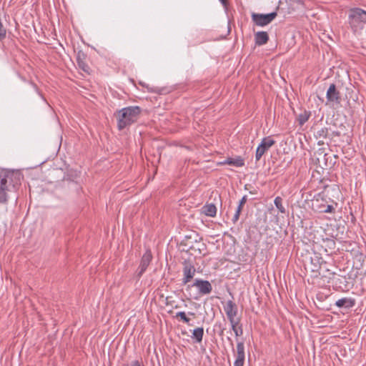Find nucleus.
<instances>
[{
    "mask_svg": "<svg viewBox=\"0 0 366 366\" xmlns=\"http://www.w3.org/2000/svg\"><path fill=\"white\" fill-rule=\"evenodd\" d=\"M227 340H228L229 342H231V345H233V343H232V342L231 338H230V337H227Z\"/></svg>",
    "mask_w": 366,
    "mask_h": 366,
    "instance_id": "nucleus-36",
    "label": "nucleus"
},
{
    "mask_svg": "<svg viewBox=\"0 0 366 366\" xmlns=\"http://www.w3.org/2000/svg\"><path fill=\"white\" fill-rule=\"evenodd\" d=\"M234 214H238V216H239V214H240V212H239V211L236 210V212H235V213H234Z\"/></svg>",
    "mask_w": 366,
    "mask_h": 366,
    "instance_id": "nucleus-34",
    "label": "nucleus"
},
{
    "mask_svg": "<svg viewBox=\"0 0 366 366\" xmlns=\"http://www.w3.org/2000/svg\"><path fill=\"white\" fill-rule=\"evenodd\" d=\"M79 66L83 69V70L86 71V69H85V66L84 64H81L79 63Z\"/></svg>",
    "mask_w": 366,
    "mask_h": 366,
    "instance_id": "nucleus-32",
    "label": "nucleus"
},
{
    "mask_svg": "<svg viewBox=\"0 0 366 366\" xmlns=\"http://www.w3.org/2000/svg\"><path fill=\"white\" fill-rule=\"evenodd\" d=\"M176 317H179L181 320H182L184 323L188 325H191L190 319L187 317V315L184 312L181 311L176 313Z\"/></svg>",
    "mask_w": 366,
    "mask_h": 366,
    "instance_id": "nucleus-22",
    "label": "nucleus"
},
{
    "mask_svg": "<svg viewBox=\"0 0 366 366\" xmlns=\"http://www.w3.org/2000/svg\"><path fill=\"white\" fill-rule=\"evenodd\" d=\"M214 327L219 329V335L220 336L222 335L225 329L224 327H222V324L220 322H216Z\"/></svg>",
    "mask_w": 366,
    "mask_h": 366,
    "instance_id": "nucleus-25",
    "label": "nucleus"
},
{
    "mask_svg": "<svg viewBox=\"0 0 366 366\" xmlns=\"http://www.w3.org/2000/svg\"><path fill=\"white\" fill-rule=\"evenodd\" d=\"M234 335L237 337L239 336H242L243 335V328L242 325L239 327L237 329H236L234 331H233Z\"/></svg>",
    "mask_w": 366,
    "mask_h": 366,
    "instance_id": "nucleus-24",
    "label": "nucleus"
},
{
    "mask_svg": "<svg viewBox=\"0 0 366 366\" xmlns=\"http://www.w3.org/2000/svg\"><path fill=\"white\" fill-rule=\"evenodd\" d=\"M183 278L182 282L183 285H187L194 277L196 273V269L194 264L190 261H184L183 262Z\"/></svg>",
    "mask_w": 366,
    "mask_h": 366,
    "instance_id": "nucleus-5",
    "label": "nucleus"
},
{
    "mask_svg": "<svg viewBox=\"0 0 366 366\" xmlns=\"http://www.w3.org/2000/svg\"><path fill=\"white\" fill-rule=\"evenodd\" d=\"M188 314H189V315H192V316H194V312H188Z\"/></svg>",
    "mask_w": 366,
    "mask_h": 366,
    "instance_id": "nucleus-35",
    "label": "nucleus"
},
{
    "mask_svg": "<svg viewBox=\"0 0 366 366\" xmlns=\"http://www.w3.org/2000/svg\"><path fill=\"white\" fill-rule=\"evenodd\" d=\"M204 335V328L202 327H197L193 330L191 338L197 343H200L202 341Z\"/></svg>",
    "mask_w": 366,
    "mask_h": 366,
    "instance_id": "nucleus-16",
    "label": "nucleus"
},
{
    "mask_svg": "<svg viewBox=\"0 0 366 366\" xmlns=\"http://www.w3.org/2000/svg\"><path fill=\"white\" fill-rule=\"evenodd\" d=\"M244 360L236 359L234 362V366H244Z\"/></svg>",
    "mask_w": 366,
    "mask_h": 366,
    "instance_id": "nucleus-26",
    "label": "nucleus"
},
{
    "mask_svg": "<svg viewBox=\"0 0 366 366\" xmlns=\"http://www.w3.org/2000/svg\"><path fill=\"white\" fill-rule=\"evenodd\" d=\"M231 326V330L232 331H234L236 329H237L239 327H240L242 325L240 324V318L237 319H230L228 320Z\"/></svg>",
    "mask_w": 366,
    "mask_h": 366,
    "instance_id": "nucleus-21",
    "label": "nucleus"
},
{
    "mask_svg": "<svg viewBox=\"0 0 366 366\" xmlns=\"http://www.w3.org/2000/svg\"><path fill=\"white\" fill-rule=\"evenodd\" d=\"M326 98L327 102L340 103V92L337 91L335 84H331L327 91Z\"/></svg>",
    "mask_w": 366,
    "mask_h": 366,
    "instance_id": "nucleus-10",
    "label": "nucleus"
},
{
    "mask_svg": "<svg viewBox=\"0 0 366 366\" xmlns=\"http://www.w3.org/2000/svg\"><path fill=\"white\" fill-rule=\"evenodd\" d=\"M275 143V141L270 137H267L262 139L260 144L258 145L256 153L255 159L259 161L263 154L269 150V149Z\"/></svg>",
    "mask_w": 366,
    "mask_h": 366,
    "instance_id": "nucleus-4",
    "label": "nucleus"
},
{
    "mask_svg": "<svg viewBox=\"0 0 366 366\" xmlns=\"http://www.w3.org/2000/svg\"><path fill=\"white\" fill-rule=\"evenodd\" d=\"M274 204L280 213L285 214L286 212L285 208L282 204V199L280 197L274 198Z\"/></svg>",
    "mask_w": 366,
    "mask_h": 366,
    "instance_id": "nucleus-20",
    "label": "nucleus"
},
{
    "mask_svg": "<svg viewBox=\"0 0 366 366\" xmlns=\"http://www.w3.org/2000/svg\"><path fill=\"white\" fill-rule=\"evenodd\" d=\"M126 366H144L142 360H135L132 361L129 364Z\"/></svg>",
    "mask_w": 366,
    "mask_h": 366,
    "instance_id": "nucleus-23",
    "label": "nucleus"
},
{
    "mask_svg": "<svg viewBox=\"0 0 366 366\" xmlns=\"http://www.w3.org/2000/svg\"><path fill=\"white\" fill-rule=\"evenodd\" d=\"M312 209L317 212L324 213H332L335 212V208L330 204L323 205L322 207H320V205L318 204V198H315L313 200Z\"/></svg>",
    "mask_w": 366,
    "mask_h": 366,
    "instance_id": "nucleus-11",
    "label": "nucleus"
},
{
    "mask_svg": "<svg viewBox=\"0 0 366 366\" xmlns=\"http://www.w3.org/2000/svg\"><path fill=\"white\" fill-rule=\"evenodd\" d=\"M152 259V253L149 250H147L143 254L140 264L137 270V276L140 277L147 269Z\"/></svg>",
    "mask_w": 366,
    "mask_h": 366,
    "instance_id": "nucleus-7",
    "label": "nucleus"
},
{
    "mask_svg": "<svg viewBox=\"0 0 366 366\" xmlns=\"http://www.w3.org/2000/svg\"><path fill=\"white\" fill-rule=\"evenodd\" d=\"M236 359L237 360H245V352H244V345L242 341L237 342V356Z\"/></svg>",
    "mask_w": 366,
    "mask_h": 366,
    "instance_id": "nucleus-18",
    "label": "nucleus"
},
{
    "mask_svg": "<svg viewBox=\"0 0 366 366\" xmlns=\"http://www.w3.org/2000/svg\"><path fill=\"white\" fill-rule=\"evenodd\" d=\"M254 40L257 45H264L269 40L268 34L266 31H257L254 35Z\"/></svg>",
    "mask_w": 366,
    "mask_h": 366,
    "instance_id": "nucleus-13",
    "label": "nucleus"
},
{
    "mask_svg": "<svg viewBox=\"0 0 366 366\" xmlns=\"http://www.w3.org/2000/svg\"><path fill=\"white\" fill-rule=\"evenodd\" d=\"M242 208V207H240L239 204L236 210H237V211L241 212Z\"/></svg>",
    "mask_w": 366,
    "mask_h": 366,
    "instance_id": "nucleus-31",
    "label": "nucleus"
},
{
    "mask_svg": "<svg viewBox=\"0 0 366 366\" xmlns=\"http://www.w3.org/2000/svg\"><path fill=\"white\" fill-rule=\"evenodd\" d=\"M328 135V128L327 127H322L316 130V132L314 134L315 137L317 139H319L318 144L321 145L323 144V140L325 139L327 137Z\"/></svg>",
    "mask_w": 366,
    "mask_h": 366,
    "instance_id": "nucleus-14",
    "label": "nucleus"
},
{
    "mask_svg": "<svg viewBox=\"0 0 366 366\" xmlns=\"http://www.w3.org/2000/svg\"><path fill=\"white\" fill-rule=\"evenodd\" d=\"M347 23L355 34L360 33L366 24V11L357 7L350 9Z\"/></svg>",
    "mask_w": 366,
    "mask_h": 366,
    "instance_id": "nucleus-2",
    "label": "nucleus"
},
{
    "mask_svg": "<svg viewBox=\"0 0 366 366\" xmlns=\"http://www.w3.org/2000/svg\"><path fill=\"white\" fill-rule=\"evenodd\" d=\"M335 305L340 308L345 307L346 309H350L355 305V300L352 298L343 297L337 300Z\"/></svg>",
    "mask_w": 366,
    "mask_h": 366,
    "instance_id": "nucleus-12",
    "label": "nucleus"
},
{
    "mask_svg": "<svg viewBox=\"0 0 366 366\" xmlns=\"http://www.w3.org/2000/svg\"><path fill=\"white\" fill-rule=\"evenodd\" d=\"M310 115V112L306 110L300 113L297 117V121L299 124L302 126L305 123H306L308 121Z\"/></svg>",
    "mask_w": 366,
    "mask_h": 366,
    "instance_id": "nucleus-19",
    "label": "nucleus"
},
{
    "mask_svg": "<svg viewBox=\"0 0 366 366\" xmlns=\"http://www.w3.org/2000/svg\"><path fill=\"white\" fill-rule=\"evenodd\" d=\"M142 109L138 106L124 107L118 111L117 127L122 130L137 121Z\"/></svg>",
    "mask_w": 366,
    "mask_h": 366,
    "instance_id": "nucleus-1",
    "label": "nucleus"
},
{
    "mask_svg": "<svg viewBox=\"0 0 366 366\" xmlns=\"http://www.w3.org/2000/svg\"><path fill=\"white\" fill-rule=\"evenodd\" d=\"M203 213L208 217H213L217 214V207L213 204H206L203 207Z\"/></svg>",
    "mask_w": 366,
    "mask_h": 366,
    "instance_id": "nucleus-17",
    "label": "nucleus"
},
{
    "mask_svg": "<svg viewBox=\"0 0 366 366\" xmlns=\"http://www.w3.org/2000/svg\"><path fill=\"white\" fill-rule=\"evenodd\" d=\"M318 204L320 205V207H322L323 205H325L323 203H320L319 199H318Z\"/></svg>",
    "mask_w": 366,
    "mask_h": 366,
    "instance_id": "nucleus-33",
    "label": "nucleus"
},
{
    "mask_svg": "<svg viewBox=\"0 0 366 366\" xmlns=\"http://www.w3.org/2000/svg\"><path fill=\"white\" fill-rule=\"evenodd\" d=\"M7 176L0 173V204L7 201Z\"/></svg>",
    "mask_w": 366,
    "mask_h": 366,
    "instance_id": "nucleus-9",
    "label": "nucleus"
},
{
    "mask_svg": "<svg viewBox=\"0 0 366 366\" xmlns=\"http://www.w3.org/2000/svg\"><path fill=\"white\" fill-rule=\"evenodd\" d=\"M224 311L228 320L237 318L238 308L237 305L232 300L227 301L226 304L224 305Z\"/></svg>",
    "mask_w": 366,
    "mask_h": 366,
    "instance_id": "nucleus-8",
    "label": "nucleus"
},
{
    "mask_svg": "<svg viewBox=\"0 0 366 366\" xmlns=\"http://www.w3.org/2000/svg\"><path fill=\"white\" fill-rule=\"evenodd\" d=\"M242 208V207H240L239 204L236 210H237V211L241 212Z\"/></svg>",
    "mask_w": 366,
    "mask_h": 366,
    "instance_id": "nucleus-30",
    "label": "nucleus"
},
{
    "mask_svg": "<svg viewBox=\"0 0 366 366\" xmlns=\"http://www.w3.org/2000/svg\"><path fill=\"white\" fill-rule=\"evenodd\" d=\"M221 1V3L224 5V6H226L227 5V0H219Z\"/></svg>",
    "mask_w": 366,
    "mask_h": 366,
    "instance_id": "nucleus-29",
    "label": "nucleus"
},
{
    "mask_svg": "<svg viewBox=\"0 0 366 366\" xmlns=\"http://www.w3.org/2000/svg\"><path fill=\"white\" fill-rule=\"evenodd\" d=\"M246 202H247V196L244 195V196L242 197V198L241 199V200H240V202L239 203V206L242 207L245 204Z\"/></svg>",
    "mask_w": 366,
    "mask_h": 366,
    "instance_id": "nucleus-27",
    "label": "nucleus"
},
{
    "mask_svg": "<svg viewBox=\"0 0 366 366\" xmlns=\"http://www.w3.org/2000/svg\"><path fill=\"white\" fill-rule=\"evenodd\" d=\"M277 12H271L269 14H252L253 22L258 26H264L270 24L277 16Z\"/></svg>",
    "mask_w": 366,
    "mask_h": 366,
    "instance_id": "nucleus-3",
    "label": "nucleus"
},
{
    "mask_svg": "<svg viewBox=\"0 0 366 366\" xmlns=\"http://www.w3.org/2000/svg\"><path fill=\"white\" fill-rule=\"evenodd\" d=\"M192 287H196L201 295H208L212 290L211 283L207 280H203L201 279H196L192 285H188L187 290L190 289Z\"/></svg>",
    "mask_w": 366,
    "mask_h": 366,
    "instance_id": "nucleus-6",
    "label": "nucleus"
},
{
    "mask_svg": "<svg viewBox=\"0 0 366 366\" xmlns=\"http://www.w3.org/2000/svg\"><path fill=\"white\" fill-rule=\"evenodd\" d=\"M222 164H229L235 166L237 167H240L244 166V162L241 157H237L235 158H227L224 162H222Z\"/></svg>",
    "mask_w": 366,
    "mask_h": 366,
    "instance_id": "nucleus-15",
    "label": "nucleus"
},
{
    "mask_svg": "<svg viewBox=\"0 0 366 366\" xmlns=\"http://www.w3.org/2000/svg\"><path fill=\"white\" fill-rule=\"evenodd\" d=\"M239 218V216H238V214H234L232 219V222L234 224H235L238 221Z\"/></svg>",
    "mask_w": 366,
    "mask_h": 366,
    "instance_id": "nucleus-28",
    "label": "nucleus"
}]
</instances>
